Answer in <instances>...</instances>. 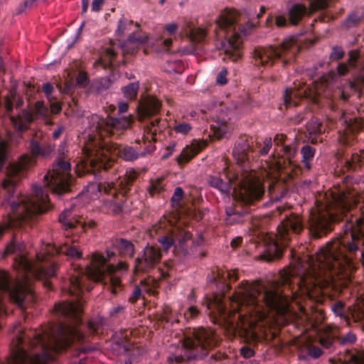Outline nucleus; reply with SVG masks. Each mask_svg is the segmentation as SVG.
Instances as JSON below:
<instances>
[{"instance_id":"7ed1b4c3","label":"nucleus","mask_w":364,"mask_h":364,"mask_svg":"<svg viewBox=\"0 0 364 364\" xmlns=\"http://www.w3.org/2000/svg\"><path fill=\"white\" fill-rule=\"evenodd\" d=\"M55 312L72 322L60 321L53 323L43 334L36 333V341L33 345H39L42 352L34 355H30L23 347L24 334L17 336V343L13 351L11 364H48L55 358V355L67 349L73 343L80 344L87 341L82 331V321L77 322L74 318L63 314L54 306Z\"/></svg>"},{"instance_id":"e2e57ef3","label":"nucleus","mask_w":364,"mask_h":364,"mask_svg":"<svg viewBox=\"0 0 364 364\" xmlns=\"http://www.w3.org/2000/svg\"><path fill=\"white\" fill-rule=\"evenodd\" d=\"M126 20L124 18H121L119 21L118 23V27L117 29V33L119 34V36H121L124 33L125 29H126Z\"/></svg>"},{"instance_id":"2eb2a0df","label":"nucleus","mask_w":364,"mask_h":364,"mask_svg":"<svg viewBox=\"0 0 364 364\" xmlns=\"http://www.w3.org/2000/svg\"><path fill=\"white\" fill-rule=\"evenodd\" d=\"M133 122L134 117L131 114L118 117L107 115L105 119H102L97 122L95 128L100 138L105 135L118 138L130 127Z\"/></svg>"},{"instance_id":"f3484780","label":"nucleus","mask_w":364,"mask_h":364,"mask_svg":"<svg viewBox=\"0 0 364 364\" xmlns=\"http://www.w3.org/2000/svg\"><path fill=\"white\" fill-rule=\"evenodd\" d=\"M191 237V234L188 232L180 231L178 235L173 230H168L159 235L157 240L164 250L173 247L174 253L180 257L185 258L190 255L186 242Z\"/></svg>"},{"instance_id":"72a5a7b5","label":"nucleus","mask_w":364,"mask_h":364,"mask_svg":"<svg viewBox=\"0 0 364 364\" xmlns=\"http://www.w3.org/2000/svg\"><path fill=\"white\" fill-rule=\"evenodd\" d=\"M117 56V53L112 48H107L106 50V57L108 60H103L100 58L96 62V64L102 66L103 68L107 69L112 66L113 63V60Z\"/></svg>"},{"instance_id":"8fccbe9b","label":"nucleus","mask_w":364,"mask_h":364,"mask_svg":"<svg viewBox=\"0 0 364 364\" xmlns=\"http://www.w3.org/2000/svg\"><path fill=\"white\" fill-rule=\"evenodd\" d=\"M200 311L198 308L195 306H191L188 307L187 311L184 313V317L186 319H194L199 315Z\"/></svg>"},{"instance_id":"864d4df0","label":"nucleus","mask_w":364,"mask_h":364,"mask_svg":"<svg viewBox=\"0 0 364 364\" xmlns=\"http://www.w3.org/2000/svg\"><path fill=\"white\" fill-rule=\"evenodd\" d=\"M42 90L45 93L47 99L51 102L52 97L51 95L54 91V87L53 85L50 82H46L42 86Z\"/></svg>"},{"instance_id":"79ce46f5","label":"nucleus","mask_w":364,"mask_h":364,"mask_svg":"<svg viewBox=\"0 0 364 364\" xmlns=\"http://www.w3.org/2000/svg\"><path fill=\"white\" fill-rule=\"evenodd\" d=\"M306 351L307 354L313 358H318L323 353L322 350L318 346L313 344L307 345Z\"/></svg>"},{"instance_id":"f257e3e1","label":"nucleus","mask_w":364,"mask_h":364,"mask_svg":"<svg viewBox=\"0 0 364 364\" xmlns=\"http://www.w3.org/2000/svg\"><path fill=\"white\" fill-rule=\"evenodd\" d=\"M31 156L22 155L18 162L9 163L6 166V178L2 181V189L5 191L2 206L8 210L6 219L0 224V237L4 231L28 226L32 228L38 221L40 216L51 208L47 191L38 185L32 186V193L15 195L18 181L35 162V158H46L54 151L55 146L48 141L46 134L37 130L30 140Z\"/></svg>"},{"instance_id":"9d476101","label":"nucleus","mask_w":364,"mask_h":364,"mask_svg":"<svg viewBox=\"0 0 364 364\" xmlns=\"http://www.w3.org/2000/svg\"><path fill=\"white\" fill-rule=\"evenodd\" d=\"M218 343L215 332L211 328L198 327L186 335L183 341L185 355L168 357V364H181L185 360H199L208 355L210 349Z\"/></svg>"},{"instance_id":"5fc2aeb1","label":"nucleus","mask_w":364,"mask_h":364,"mask_svg":"<svg viewBox=\"0 0 364 364\" xmlns=\"http://www.w3.org/2000/svg\"><path fill=\"white\" fill-rule=\"evenodd\" d=\"M183 195V188L181 187H177L174 190V193L171 198V200L173 203H176L177 204H178L182 199Z\"/></svg>"},{"instance_id":"f704fd0d","label":"nucleus","mask_w":364,"mask_h":364,"mask_svg":"<svg viewBox=\"0 0 364 364\" xmlns=\"http://www.w3.org/2000/svg\"><path fill=\"white\" fill-rule=\"evenodd\" d=\"M360 16L355 12L350 13L343 23V26L347 28L356 27L360 22Z\"/></svg>"},{"instance_id":"338daca9","label":"nucleus","mask_w":364,"mask_h":364,"mask_svg":"<svg viewBox=\"0 0 364 364\" xmlns=\"http://www.w3.org/2000/svg\"><path fill=\"white\" fill-rule=\"evenodd\" d=\"M50 110L53 114H58L61 112L62 107L59 102H50Z\"/></svg>"},{"instance_id":"a19ab883","label":"nucleus","mask_w":364,"mask_h":364,"mask_svg":"<svg viewBox=\"0 0 364 364\" xmlns=\"http://www.w3.org/2000/svg\"><path fill=\"white\" fill-rule=\"evenodd\" d=\"M38 0H25L23 3L18 5L16 9L18 14H21L27 9L33 8L37 5Z\"/></svg>"},{"instance_id":"6ab92c4d","label":"nucleus","mask_w":364,"mask_h":364,"mask_svg":"<svg viewBox=\"0 0 364 364\" xmlns=\"http://www.w3.org/2000/svg\"><path fill=\"white\" fill-rule=\"evenodd\" d=\"M73 207L65 209L59 215V222L65 230H70L76 234H79L85 232L87 228H94L96 226V223L94 220H90L88 222H85L81 217H77V215L73 213Z\"/></svg>"},{"instance_id":"cd10ccee","label":"nucleus","mask_w":364,"mask_h":364,"mask_svg":"<svg viewBox=\"0 0 364 364\" xmlns=\"http://www.w3.org/2000/svg\"><path fill=\"white\" fill-rule=\"evenodd\" d=\"M112 85V81L108 77H100L92 81L90 90L96 94H102L106 92Z\"/></svg>"},{"instance_id":"c9c22d12","label":"nucleus","mask_w":364,"mask_h":364,"mask_svg":"<svg viewBox=\"0 0 364 364\" xmlns=\"http://www.w3.org/2000/svg\"><path fill=\"white\" fill-rule=\"evenodd\" d=\"M128 43H136L137 45H143L149 41V38L145 33H142L140 31L132 33L128 37Z\"/></svg>"},{"instance_id":"f8f14e48","label":"nucleus","mask_w":364,"mask_h":364,"mask_svg":"<svg viewBox=\"0 0 364 364\" xmlns=\"http://www.w3.org/2000/svg\"><path fill=\"white\" fill-rule=\"evenodd\" d=\"M161 102L154 97H148L144 102L139 104L138 107L139 114L141 118H149L144 128V139L148 141V144L142 152L146 154L154 151L156 146L153 142L156 141V135L161 133L165 127V124H161L160 119L156 117L161 109Z\"/></svg>"},{"instance_id":"6e6d98bb","label":"nucleus","mask_w":364,"mask_h":364,"mask_svg":"<svg viewBox=\"0 0 364 364\" xmlns=\"http://www.w3.org/2000/svg\"><path fill=\"white\" fill-rule=\"evenodd\" d=\"M218 276L221 277L223 279L228 278L230 281L232 282H235L238 279V275L235 271L227 270L221 275L220 274V273H218Z\"/></svg>"},{"instance_id":"bf43d9fd","label":"nucleus","mask_w":364,"mask_h":364,"mask_svg":"<svg viewBox=\"0 0 364 364\" xmlns=\"http://www.w3.org/2000/svg\"><path fill=\"white\" fill-rule=\"evenodd\" d=\"M254 350L250 347H242L240 349V354L245 358H249L254 355Z\"/></svg>"},{"instance_id":"f03ea898","label":"nucleus","mask_w":364,"mask_h":364,"mask_svg":"<svg viewBox=\"0 0 364 364\" xmlns=\"http://www.w3.org/2000/svg\"><path fill=\"white\" fill-rule=\"evenodd\" d=\"M110 247L111 250H106V256L98 252L94 253L90 264L85 269H74L69 278L68 286L63 289V291L74 299L55 304L56 309L64 315L74 318L77 322H81L82 295L84 290L90 291L92 289L93 282H105L107 284V289L113 294H117L122 289L120 279L113 273L116 269H127L128 265L127 262H121L117 267L114 264H109L108 260L114 257L117 252L122 257L131 258L134 256L135 247L130 240L124 238L112 239L110 241Z\"/></svg>"},{"instance_id":"dca6fc26","label":"nucleus","mask_w":364,"mask_h":364,"mask_svg":"<svg viewBox=\"0 0 364 364\" xmlns=\"http://www.w3.org/2000/svg\"><path fill=\"white\" fill-rule=\"evenodd\" d=\"M355 340V335L351 332L341 338L338 327L333 325L324 326L318 335L319 343L328 353L334 352L341 345L351 344Z\"/></svg>"},{"instance_id":"393cba45","label":"nucleus","mask_w":364,"mask_h":364,"mask_svg":"<svg viewBox=\"0 0 364 364\" xmlns=\"http://www.w3.org/2000/svg\"><path fill=\"white\" fill-rule=\"evenodd\" d=\"M307 13V8L301 4H294L288 9V19L290 24L297 25Z\"/></svg>"},{"instance_id":"39448f33","label":"nucleus","mask_w":364,"mask_h":364,"mask_svg":"<svg viewBox=\"0 0 364 364\" xmlns=\"http://www.w3.org/2000/svg\"><path fill=\"white\" fill-rule=\"evenodd\" d=\"M257 23L250 19L241 23L240 14L236 10L223 11L216 20V48L224 50L225 55L232 61H237L241 58L242 35H247Z\"/></svg>"},{"instance_id":"9b49d317","label":"nucleus","mask_w":364,"mask_h":364,"mask_svg":"<svg viewBox=\"0 0 364 364\" xmlns=\"http://www.w3.org/2000/svg\"><path fill=\"white\" fill-rule=\"evenodd\" d=\"M58 151V159L52 169L45 174L43 183L53 193L60 196L70 191L73 177L70 173L71 165L65 159L66 151L64 143L59 146Z\"/></svg>"},{"instance_id":"2f4dec72","label":"nucleus","mask_w":364,"mask_h":364,"mask_svg":"<svg viewBox=\"0 0 364 364\" xmlns=\"http://www.w3.org/2000/svg\"><path fill=\"white\" fill-rule=\"evenodd\" d=\"M301 154L302 155V161L304 162L306 168L309 170L311 167L310 161L312 160L315 154V149L309 145H305L302 147Z\"/></svg>"},{"instance_id":"774afa93","label":"nucleus","mask_w":364,"mask_h":364,"mask_svg":"<svg viewBox=\"0 0 364 364\" xmlns=\"http://www.w3.org/2000/svg\"><path fill=\"white\" fill-rule=\"evenodd\" d=\"M124 311V307L122 306H117L112 309L109 314L112 317H116Z\"/></svg>"},{"instance_id":"b1692460","label":"nucleus","mask_w":364,"mask_h":364,"mask_svg":"<svg viewBox=\"0 0 364 364\" xmlns=\"http://www.w3.org/2000/svg\"><path fill=\"white\" fill-rule=\"evenodd\" d=\"M269 193L272 200H279L283 198L289 190V185L282 179H275L269 183Z\"/></svg>"},{"instance_id":"0eeeda50","label":"nucleus","mask_w":364,"mask_h":364,"mask_svg":"<svg viewBox=\"0 0 364 364\" xmlns=\"http://www.w3.org/2000/svg\"><path fill=\"white\" fill-rule=\"evenodd\" d=\"M83 151L87 157L86 170L95 178H103L119 157L126 161H133L145 156V152H139L135 148L116 143L103 144L93 142L91 147L86 146Z\"/></svg>"},{"instance_id":"58836bf2","label":"nucleus","mask_w":364,"mask_h":364,"mask_svg":"<svg viewBox=\"0 0 364 364\" xmlns=\"http://www.w3.org/2000/svg\"><path fill=\"white\" fill-rule=\"evenodd\" d=\"M0 286H27V285L18 279L15 281V282L13 284H11V280L9 274L5 272H0Z\"/></svg>"},{"instance_id":"603ef678","label":"nucleus","mask_w":364,"mask_h":364,"mask_svg":"<svg viewBox=\"0 0 364 364\" xmlns=\"http://www.w3.org/2000/svg\"><path fill=\"white\" fill-rule=\"evenodd\" d=\"M141 296V291L139 287L135 286L134 288V290L131 294V296L129 297V301L134 304L138 301Z\"/></svg>"},{"instance_id":"4d7b16f0","label":"nucleus","mask_w":364,"mask_h":364,"mask_svg":"<svg viewBox=\"0 0 364 364\" xmlns=\"http://www.w3.org/2000/svg\"><path fill=\"white\" fill-rule=\"evenodd\" d=\"M344 53L341 48H334L330 58L331 60H340L343 57Z\"/></svg>"},{"instance_id":"6e6552de","label":"nucleus","mask_w":364,"mask_h":364,"mask_svg":"<svg viewBox=\"0 0 364 364\" xmlns=\"http://www.w3.org/2000/svg\"><path fill=\"white\" fill-rule=\"evenodd\" d=\"M305 225L301 216L296 213L286 214L277 226V234L262 233L260 240L264 248L262 259L268 262L279 258L289 242L300 235Z\"/></svg>"},{"instance_id":"473e14b6","label":"nucleus","mask_w":364,"mask_h":364,"mask_svg":"<svg viewBox=\"0 0 364 364\" xmlns=\"http://www.w3.org/2000/svg\"><path fill=\"white\" fill-rule=\"evenodd\" d=\"M151 43L155 46V50L156 52H168L171 45L172 44V39L170 38H162L161 37L156 38L155 43Z\"/></svg>"},{"instance_id":"c03bdc74","label":"nucleus","mask_w":364,"mask_h":364,"mask_svg":"<svg viewBox=\"0 0 364 364\" xmlns=\"http://www.w3.org/2000/svg\"><path fill=\"white\" fill-rule=\"evenodd\" d=\"M331 310L334 313V314L337 316H339L340 318L344 317L345 314V309H344V304L342 301H338L335 303H333L331 305Z\"/></svg>"},{"instance_id":"4be33fe9","label":"nucleus","mask_w":364,"mask_h":364,"mask_svg":"<svg viewBox=\"0 0 364 364\" xmlns=\"http://www.w3.org/2000/svg\"><path fill=\"white\" fill-rule=\"evenodd\" d=\"M337 364H364V350L356 348H345L338 353Z\"/></svg>"},{"instance_id":"423d86ee","label":"nucleus","mask_w":364,"mask_h":364,"mask_svg":"<svg viewBox=\"0 0 364 364\" xmlns=\"http://www.w3.org/2000/svg\"><path fill=\"white\" fill-rule=\"evenodd\" d=\"M24 249L23 243L20 242L16 236H13L11 241L6 245L5 254L19 253V266L27 273L33 274L38 279H48L55 276L56 264L52 257L55 255H65L70 258L79 259L82 253L75 246H68L65 244L62 246L47 245L46 250L37 254V259L40 263L37 267L23 255H21Z\"/></svg>"},{"instance_id":"13d9d810","label":"nucleus","mask_w":364,"mask_h":364,"mask_svg":"<svg viewBox=\"0 0 364 364\" xmlns=\"http://www.w3.org/2000/svg\"><path fill=\"white\" fill-rule=\"evenodd\" d=\"M117 105H118V111H117L118 114L123 116L122 114L125 113L129 108L128 102L119 101L117 103Z\"/></svg>"},{"instance_id":"49530a36","label":"nucleus","mask_w":364,"mask_h":364,"mask_svg":"<svg viewBox=\"0 0 364 364\" xmlns=\"http://www.w3.org/2000/svg\"><path fill=\"white\" fill-rule=\"evenodd\" d=\"M351 316L355 322H363L364 321V309L356 306L352 310Z\"/></svg>"},{"instance_id":"ddd939ff","label":"nucleus","mask_w":364,"mask_h":364,"mask_svg":"<svg viewBox=\"0 0 364 364\" xmlns=\"http://www.w3.org/2000/svg\"><path fill=\"white\" fill-rule=\"evenodd\" d=\"M294 46L292 40H285L280 45L268 47H257L252 52V64L256 67L272 66L277 60H282L284 65L287 63L286 55L291 52Z\"/></svg>"},{"instance_id":"a18cd8bd","label":"nucleus","mask_w":364,"mask_h":364,"mask_svg":"<svg viewBox=\"0 0 364 364\" xmlns=\"http://www.w3.org/2000/svg\"><path fill=\"white\" fill-rule=\"evenodd\" d=\"M34 112L39 117H46L48 113V109L44 102L42 101H37L34 105Z\"/></svg>"},{"instance_id":"c756f323","label":"nucleus","mask_w":364,"mask_h":364,"mask_svg":"<svg viewBox=\"0 0 364 364\" xmlns=\"http://www.w3.org/2000/svg\"><path fill=\"white\" fill-rule=\"evenodd\" d=\"M139 89V82H130L126 86L122 87L121 90L124 97L128 100L132 101L136 99Z\"/></svg>"},{"instance_id":"69168bd1","label":"nucleus","mask_w":364,"mask_h":364,"mask_svg":"<svg viewBox=\"0 0 364 364\" xmlns=\"http://www.w3.org/2000/svg\"><path fill=\"white\" fill-rule=\"evenodd\" d=\"M176 148V143L170 144L166 149V153L163 155L164 159L168 158L174 151Z\"/></svg>"},{"instance_id":"0e129e2a","label":"nucleus","mask_w":364,"mask_h":364,"mask_svg":"<svg viewBox=\"0 0 364 364\" xmlns=\"http://www.w3.org/2000/svg\"><path fill=\"white\" fill-rule=\"evenodd\" d=\"M275 23L277 27H284L287 25V20L283 16H276Z\"/></svg>"},{"instance_id":"aec40b11","label":"nucleus","mask_w":364,"mask_h":364,"mask_svg":"<svg viewBox=\"0 0 364 364\" xmlns=\"http://www.w3.org/2000/svg\"><path fill=\"white\" fill-rule=\"evenodd\" d=\"M287 136L284 134H277L274 138V142L276 146H281V151L283 152L282 157L274 159V165L277 169H287L288 167H294V158L296 153V149L294 145H286Z\"/></svg>"},{"instance_id":"1a4fd4ad","label":"nucleus","mask_w":364,"mask_h":364,"mask_svg":"<svg viewBox=\"0 0 364 364\" xmlns=\"http://www.w3.org/2000/svg\"><path fill=\"white\" fill-rule=\"evenodd\" d=\"M137 175V172L133 169L127 170L122 178L120 176L118 177L117 184L113 182H92L87 186V191L96 196L98 194L106 195L107 197L103 199V210L107 213L118 214L122 210L124 193H119L117 186H121L123 190H128Z\"/></svg>"},{"instance_id":"20e7f679","label":"nucleus","mask_w":364,"mask_h":364,"mask_svg":"<svg viewBox=\"0 0 364 364\" xmlns=\"http://www.w3.org/2000/svg\"><path fill=\"white\" fill-rule=\"evenodd\" d=\"M208 184L222 193H228L233 188H240L239 198L225 208V223L232 225L242 223L252 210V205L259 200L264 193V187L257 179H239L238 176L225 175V180L217 176L208 177Z\"/></svg>"},{"instance_id":"7c9ffc66","label":"nucleus","mask_w":364,"mask_h":364,"mask_svg":"<svg viewBox=\"0 0 364 364\" xmlns=\"http://www.w3.org/2000/svg\"><path fill=\"white\" fill-rule=\"evenodd\" d=\"M210 129L213 132V134L217 139H220L228 132V126L226 122L224 121H216L214 124L210 125Z\"/></svg>"},{"instance_id":"5701e85b","label":"nucleus","mask_w":364,"mask_h":364,"mask_svg":"<svg viewBox=\"0 0 364 364\" xmlns=\"http://www.w3.org/2000/svg\"><path fill=\"white\" fill-rule=\"evenodd\" d=\"M33 120V114L26 109H22L17 115L11 117V121L18 132L26 131Z\"/></svg>"},{"instance_id":"4c0bfd02","label":"nucleus","mask_w":364,"mask_h":364,"mask_svg":"<svg viewBox=\"0 0 364 364\" xmlns=\"http://www.w3.org/2000/svg\"><path fill=\"white\" fill-rule=\"evenodd\" d=\"M162 182L163 179L161 178L151 181L149 187V192L151 196L160 193L164 190V186Z\"/></svg>"},{"instance_id":"e433bc0d","label":"nucleus","mask_w":364,"mask_h":364,"mask_svg":"<svg viewBox=\"0 0 364 364\" xmlns=\"http://www.w3.org/2000/svg\"><path fill=\"white\" fill-rule=\"evenodd\" d=\"M187 34H188V36L193 41L198 42L203 41L206 36L205 31L199 28H189Z\"/></svg>"},{"instance_id":"052dcab7","label":"nucleus","mask_w":364,"mask_h":364,"mask_svg":"<svg viewBox=\"0 0 364 364\" xmlns=\"http://www.w3.org/2000/svg\"><path fill=\"white\" fill-rule=\"evenodd\" d=\"M92 348L87 347H76L73 352V356H80L81 353H86L89 351H91Z\"/></svg>"},{"instance_id":"680f3d73","label":"nucleus","mask_w":364,"mask_h":364,"mask_svg":"<svg viewBox=\"0 0 364 364\" xmlns=\"http://www.w3.org/2000/svg\"><path fill=\"white\" fill-rule=\"evenodd\" d=\"M104 0H93L91 5V10L94 12H98L101 10Z\"/></svg>"},{"instance_id":"ea45409f","label":"nucleus","mask_w":364,"mask_h":364,"mask_svg":"<svg viewBox=\"0 0 364 364\" xmlns=\"http://www.w3.org/2000/svg\"><path fill=\"white\" fill-rule=\"evenodd\" d=\"M159 320L162 323H171L173 324L174 322H178V320L173 318V313L169 306H165L163 309V313L160 316Z\"/></svg>"},{"instance_id":"4468645a","label":"nucleus","mask_w":364,"mask_h":364,"mask_svg":"<svg viewBox=\"0 0 364 364\" xmlns=\"http://www.w3.org/2000/svg\"><path fill=\"white\" fill-rule=\"evenodd\" d=\"M252 143V138L247 136H242L236 141L232 155L237 164L242 165L249 162L251 154H267L272 146V140L270 137L265 138L262 144L256 142L255 146H253Z\"/></svg>"},{"instance_id":"de8ad7c7","label":"nucleus","mask_w":364,"mask_h":364,"mask_svg":"<svg viewBox=\"0 0 364 364\" xmlns=\"http://www.w3.org/2000/svg\"><path fill=\"white\" fill-rule=\"evenodd\" d=\"M191 128H192L191 126L188 123L181 122V123H176L174 125L173 130L176 133L186 134L191 131Z\"/></svg>"},{"instance_id":"37998d69","label":"nucleus","mask_w":364,"mask_h":364,"mask_svg":"<svg viewBox=\"0 0 364 364\" xmlns=\"http://www.w3.org/2000/svg\"><path fill=\"white\" fill-rule=\"evenodd\" d=\"M139 46L136 43H128V41H127L122 46V50L124 53V54H134L137 52Z\"/></svg>"},{"instance_id":"412c9836","label":"nucleus","mask_w":364,"mask_h":364,"mask_svg":"<svg viewBox=\"0 0 364 364\" xmlns=\"http://www.w3.org/2000/svg\"><path fill=\"white\" fill-rule=\"evenodd\" d=\"M206 146L203 141L193 140L191 144L183 149L176 160L178 164L181 165L188 162L196 156Z\"/></svg>"},{"instance_id":"bb28decb","label":"nucleus","mask_w":364,"mask_h":364,"mask_svg":"<svg viewBox=\"0 0 364 364\" xmlns=\"http://www.w3.org/2000/svg\"><path fill=\"white\" fill-rule=\"evenodd\" d=\"M363 161L364 150L361 151L360 154H353L350 159H346L344 168L347 171H354L362 167Z\"/></svg>"},{"instance_id":"09e8293b","label":"nucleus","mask_w":364,"mask_h":364,"mask_svg":"<svg viewBox=\"0 0 364 364\" xmlns=\"http://www.w3.org/2000/svg\"><path fill=\"white\" fill-rule=\"evenodd\" d=\"M228 70L225 68H222V70L218 73L215 82L219 85H225L228 83Z\"/></svg>"},{"instance_id":"c85d7f7f","label":"nucleus","mask_w":364,"mask_h":364,"mask_svg":"<svg viewBox=\"0 0 364 364\" xmlns=\"http://www.w3.org/2000/svg\"><path fill=\"white\" fill-rule=\"evenodd\" d=\"M301 97L291 88H287L283 94L284 104L287 108L299 105Z\"/></svg>"},{"instance_id":"3c124183","label":"nucleus","mask_w":364,"mask_h":364,"mask_svg":"<svg viewBox=\"0 0 364 364\" xmlns=\"http://www.w3.org/2000/svg\"><path fill=\"white\" fill-rule=\"evenodd\" d=\"M100 326V323H97L94 321H91L88 322L84 326V328H86L90 333L94 334V333H98Z\"/></svg>"},{"instance_id":"a211bd4d","label":"nucleus","mask_w":364,"mask_h":364,"mask_svg":"<svg viewBox=\"0 0 364 364\" xmlns=\"http://www.w3.org/2000/svg\"><path fill=\"white\" fill-rule=\"evenodd\" d=\"M161 258V253L159 247L149 245L146 246L142 255L136 258L134 261V274L149 272L160 262Z\"/></svg>"},{"instance_id":"a878e982","label":"nucleus","mask_w":364,"mask_h":364,"mask_svg":"<svg viewBox=\"0 0 364 364\" xmlns=\"http://www.w3.org/2000/svg\"><path fill=\"white\" fill-rule=\"evenodd\" d=\"M321 122L316 118H312L306 124V131L309 139L312 144H316L321 141L320 138L321 134Z\"/></svg>"}]
</instances>
